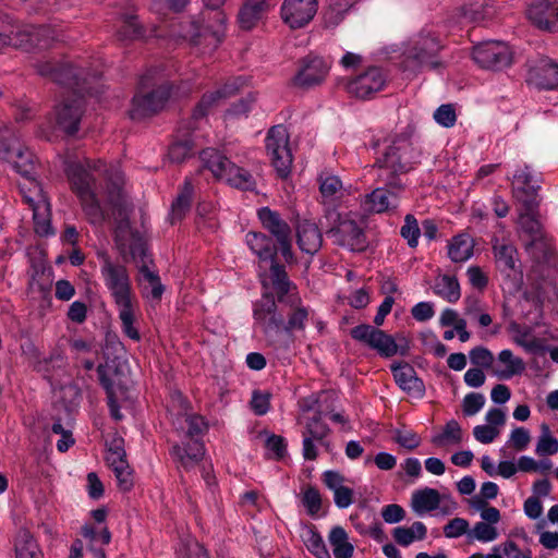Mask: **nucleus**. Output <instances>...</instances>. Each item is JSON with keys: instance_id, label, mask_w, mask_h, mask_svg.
Wrapping results in <instances>:
<instances>
[{"instance_id": "f257e3e1", "label": "nucleus", "mask_w": 558, "mask_h": 558, "mask_svg": "<svg viewBox=\"0 0 558 558\" xmlns=\"http://www.w3.org/2000/svg\"><path fill=\"white\" fill-rule=\"evenodd\" d=\"M68 179L72 192L77 197L82 210L93 225H102L107 218L97 197V178L106 181V199L113 210L118 211V221L114 230L116 246L126 260L128 256L136 260L141 258L138 267L140 283L143 293L153 300H160L163 286L156 271L149 269L145 263L146 243L142 234L131 227L128 214L129 205L123 193L124 177L118 166H107L101 160L86 159L84 162H71L66 168Z\"/></svg>"}, {"instance_id": "f03ea898", "label": "nucleus", "mask_w": 558, "mask_h": 558, "mask_svg": "<svg viewBox=\"0 0 558 558\" xmlns=\"http://www.w3.org/2000/svg\"><path fill=\"white\" fill-rule=\"evenodd\" d=\"M270 262L269 279L280 307L270 293H265L254 303L253 317L268 344L276 349L288 348L293 340L292 332L305 328L308 310L302 305L284 266L276 259Z\"/></svg>"}, {"instance_id": "7ed1b4c3", "label": "nucleus", "mask_w": 558, "mask_h": 558, "mask_svg": "<svg viewBox=\"0 0 558 558\" xmlns=\"http://www.w3.org/2000/svg\"><path fill=\"white\" fill-rule=\"evenodd\" d=\"M41 76H48L54 82L74 89L75 97L65 99L57 106L53 112V130L73 135L78 130L83 113V94L88 92L86 86L89 73L85 69L74 68L70 63H52L50 61L37 64Z\"/></svg>"}, {"instance_id": "20e7f679", "label": "nucleus", "mask_w": 558, "mask_h": 558, "mask_svg": "<svg viewBox=\"0 0 558 558\" xmlns=\"http://www.w3.org/2000/svg\"><path fill=\"white\" fill-rule=\"evenodd\" d=\"M100 275L118 307L122 331L134 341H140L141 335L134 326L137 300L132 289L128 268L111 259L107 252L98 253Z\"/></svg>"}, {"instance_id": "39448f33", "label": "nucleus", "mask_w": 558, "mask_h": 558, "mask_svg": "<svg viewBox=\"0 0 558 558\" xmlns=\"http://www.w3.org/2000/svg\"><path fill=\"white\" fill-rule=\"evenodd\" d=\"M413 130L405 131L385 140L384 149L378 153L376 166L381 170L379 177L386 186L403 190L400 174L414 169L421 162L422 150L413 141Z\"/></svg>"}, {"instance_id": "423d86ee", "label": "nucleus", "mask_w": 558, "mask_h": 558, "mask_svg": "<svg viewBox=\"0 0 558 558\" xmlns=\"http://www.w3.org/2000/svg\"><path fill=\"white\" fill-rule=\"evenodd\" d=\"M205 10L199 20H192L182 26V37L198 47L202 53H211L226 35L227 16L220 7L225 0H203Z\"/></svg>"}, {"instance_id": "0eeeda50", "label": "nucleus", "mask_w": 558, "mask_h": 558, "mask_svg": "<svg viewBox=\"0 0 558 558\" xmlns=\"http://www.w3.org/2000/svg\"><path fill=\"white\" fill-rule=\"evenodd\" d=\"M172 86L166 81L158 78L156 84L151 83V77L146 74L142 76L138 92L132 99L130 118L141 120L162 110L171 96Z\"/></svg>"}, {"instance_id": "6e6552de", "label": "nucleus", "mask_w": 558, "mask_h": 558, "mask_svg": "<svg viewBox=\"0 0 558 558\" xmlns=\"http://www.w3.org/2000/svg\"><path fill=\"white\" fill-rule=\"evenodd\" d=\"M324 220L327 223L326 233L333 243L351 251L362 252L367 246L363 227L352 218L351 214L342 215L336 207L325 208Z\"/></svg>"}, {"instance_id": "1a4fd4ad", "label": "nucleus", "mask_w": 558, "mask_h": 558, "mask_svg": "<svg viewBox=\"0 0 558 558\" xmlns=\"http://www.w3.org/2000/svg\"><path fill=\"white\" fill-rule=\"evenodd\" d=\"M204 166L218 180H225L231 186L244 191H253L256 181L244 168L238 167L226 156L214 148H206L201 153Z\"/></svg>"}, {"instance_id": "9d476101", "label": "nucleus", "mask_w": 558, "mask_h": 558, "mask_svg": "<svg viewBox=\"0 0 558 558\" xmlns=\"http://www.w3.org/2000/svg\"><path fill=\"white\" fill-rule=\"evenodd\" d=\"M440 50L439 39L430 33L422 32L404 50L402 68L411 73H416L424 66L436 70L441 66V62L437 60Z\"/></svg>"}, {"instance_id": "9b49d317", "label": "nucleus", "mask_w": 558, "mask_h": 558, "mask_svg": "<svg viewBox=\"0 0 558 558\" xmlns=\"http://www.w3.org/2000/svg\"><path fill=\"white\" fill-rule=\"evenodd\" d=\"M266 150L277 173L286 178L290 173L293 158L289 147V133L283 125L272 126L268 131Z\"/></svg>"}, {"instance_id": "f8f14e48", "label": "nucleus", "mask_w": 558, "mask_h": 558, "mask_svg": "<svg viewBox=\"0 0 558 558\" xmlns=\"http://www.w3.org/2000/svg\"><path fill=\"white\" fill-rule=\"evenodd\" d=\"M472 57L482 69L501 71L511 65L513 53L506 43L489 40L475 46Z\"/></svg>"}, {"instance_id": "ddd939ff", "label": "nucleus", "mask_w": 558, "mask_h": 558, "mask_svg": "<svg viewBox=\"0 0 558 558\" xmlns=\"http://www.w3.org/2000/svg\"><path fill=\"white\" fill-rule=\"evenodd\" d=\"M258 219L265 230L276 239L278 247L287 262L293 259L291 228L288 222L282 219L281 215L270 209L262 207L257 211Z\"/></svg>"}, {"instance_id": "4468645a", "label": "nucleus", "mask_w": 558, "mask_h": 558, "mask_svg": "<svg viewBox=\"0 0 558 558\" xmlns=\"http://www.w3.org/2000/svg\"><path fill=\"white\" fill-rule=\"evenodd\" d=\"M525 15L536 28L549 33L558 32L557 0H531L526 5Z\"/></svg>"}, {"instance_id": "2eb2a0df", "label": "nucleus", "mask_w": 558, "mask_h": 558, "mask_svg": "<svg viewBox=\"0 0 558 558\" xmlns=\"http://www.w3.org/2000/svg\"><path fill=\"white\" fill-rule=\"evenodd\" d=\"M387 81V76L383 69L378 66H369L356 77L347 83V90L350 95L367 99L374 94L380 92Z\"/></svg>"}, {"instance_id": "dca6fc26", "label": "nucleus", "mask_w": 558, "mask_h": 558, "mask_svg": "<svg viewBox=\"0 0 558 558\" xmlns=\"http://www.w3.org/2000/svg\"><path fill=\"white\" fill-rule=\"evenodd\" d=\"M526 83L537 89H556L558 87V63L545 57L530 62Z\"/></svg>"}, {"instance_id": "f3484780", "label": "nucleus", "mask_w": 558, "mask_h": 558, "mask_svg": "<svg viewBox=\"0 0 558 558\" xmlns=\"http://www.w3.org/2000/svg\"><path fill=\"white\" fill-rule=\"evenodd\" d=\"M538 181L532 174L530 167L524 166L515 170L513 174V195L523 207H527L530 210L538 208Z\"/></svg>"}, {"instance_id": "a211bd4d", "label": "nucleus", "mask_w": 558, "mask_h": 558, "mask_svg": "<svg viewBox=\"0 0 558 558\" xmlns=\"http://www.w3.org/2000/svg\"><path fill=\"white\" fill-rule=\"evenodd\" d=\"M330 65L320 57L307 56L301 61L300 69L292 78L293 85L310 88L325 81Z\"/></svg>"}, {"instance_id": "6ab92c4d", "label": "nucleus", "mask_w": 558, "mask_h": 558, "mask_svg": "<svg viewBox=\"0 0 558 558\" xmlns=\"http://www.w3.org/2000/svg\"><path fill=\"white\" fill-rule=\"evenodd\" d=\"M317 9V0H284L281 17L291 28H301L313 20Z\"/></svg>"}, {"instance_id": "aec40b11", "label": "nucleus", "mask_w": 558, "mask_h": 558, "mask_svg": "<svg viewBox=\"0 0 558 558\" xmlns=\"http://www.w3.org/2000/svg\"><path fill=\"white\" fill-rule=\"evenodd\" d=\"M400 190L392 187H377L365 195L362 207L369 214H381L398 207V193Z\"/></svg>"}, {"instance_id": "412c9836", "label": "nucleus", "mask_w": 558, "mask_h": 558, "mask_svg": "<svg viewBox=\"0 0 558 558\" xmlns=\"http://www.w3.org/2000/svg\"><path fill=\"white\" fill-rule=\"evenodd\" d=\"M393 378L397 385L407 393L421 398L424 396L425 386L416 372L409 363H399L391 366Z\"/></svg>"}, {"instance_id": "4be33fe9", "label": "nucleus", "mask_w": 558, "mask_h": 558, "mask_svg": "<svg viewBox=\"0 0 558 558\" xmlns=\"http://www.w3.org/2000/svg\"><path fill=\"white\" fill-rule=\"evenodd\" d=\"M296 242L300 250L307 254H315L323 244V235L318 226L310 220L296 223Z\"/></svg>"}, {"instance_id": "5701e85b", "label": "nucleus", "mask_w": 558, "mask_h": 558, "mask_svg": "<svg viewBox=\"0 0 558 558\" xmlns=\"http://www.w3.org/2000/svg\"><path fill=\"white\" fill-rule=\"evenodd\" d=\"M525 364L521 357L515 356L511 350L505 349L499 352L493 366V375L500 380H508L524 372Z\"/></svg>"}, {"instance_id": "b1692460", "label": "nucleus", "mask_w": 558, "mask_h": 558, "mask_svg": "<svg viewBox=\"0 0 558 558\" xmlns=\"http://www.w3.org/2000/svg\"><path fill=\"white\" fill-rule=\"evenodd\" d=\"M460 11L461 22L465 23H480L495 13L492 0H466Z\"/></svg>"}, {"instance_id": "393cba45", "label": "nucleus", "mask_w": 558, "mask_h": 558, "mask_svg": "<svg viewBox=\"0 0 558 558\" xmlns=\"http://www.w3.org/2000/svg\"><path fill=\"white\" fill-rule=\"evenodd\" d=\"M246 244L262 260H274L277 256L278 246L274 240L262 232H248L245 236Z\"/></svg>"}, {"instance_id": "a878e982", "label": "nucleus", "mask_w": 558, "mask_h": 558, "mask_svg": "<svg viewBox=\"0 0 558 558\" xmlns=\"http://www.w3.org/2000/svg\"><path fill=\"white\" fill-rule=\"evenodd\" d=\"M204 452V445L198 440H191L184 446L175 445L171 449V456L184 469L192 468L198 463L203 459Z\"/></svg>"}, {"instance_id": "bb28decb", "label": "nucleus", "mask_w": 558, "mask_h": 558, "mask_svg": "<svg viewBox=\"0 0 558 558\" xmlns=\"http://www.w3.org/2000/svg\"><path fill=\"white\" fill-rule=\"evenodd\" d=\"M442 497L435 488L425 487L412 494L411 507L417 514L432 512L441 505Z\"/></svg>"}, {"instance_id": "cd10ccee", "label": "nucleus", "mask_w": 558, "mask_h": 558, "mask_svg": "<svg viewBox=\"0 0 558 558\" xmlns=\"http://www.w3.org/2000/svg\"><path fill=\"white\" fill-rule=\"evenodd\" d=\"M19 189L24 203H26L31 209L48 202L41 185L34 177L24 178V182L19 184Z\"/></svg>"}, {"instance_id": "c85d7f7f", "label": "nucleus", "mask_w": 558, "mask_h": 558, "mask_svg": "<svg viewBox=\"0 0 558 558\" xmlns=\"http://www.w3.org/2000/svg\"><path fill=\"white\" fill-rule=\"evenodd\" d=\"M268 0H246L239 12V23L241 28L251 29L262 17L267 8Z\"/></svg>"}, {"instance_id": "c756f323", "label": "nucleus", "mask_w": 558, "mask_h": 558, "mask_svg": "<svg viewBox=\"0 0 558 558\" xmlns=\"http://www.w3.org/2000/svg\"><path fill=\"white\" fill-rule=\"evenodd\" d=\"M194 194V187L192 181L190 179H185L182 187L180 189L178 196L172 202L171 205V219L172 222L174 220L182 219L186 213L190 210L192 205Z\"/></svg>"}, {"instance_id": "7c9ffc66", "label": "nucleus", "mask_w": 558, "mask_h": 558, "mask_svg": "<svg viewBox=\"0 0 558 558\" xmlns=\"http://www.w3.org/2000/svg\"><path fill=\"white\" fill-rule=\"evenodd\" d=\"M433 291L449 303H456L461 298L459 281L456 277L442 275L436 278Z\"/></svg>"}, {"instance_id": "2f4dec72", "label": "nucleus", "mask_w": 558, "mask_h": 558, "mask_svg": "<svg viewBox=\"0 0 558 558\" xmlns=\"http://www.w3.org/2000/svg\"><path fill=\"white\" fill-rule=\"evenodd\" d=\"M318 181L326 208L333 207L331 204L343 195L341 180L332 174H320Z\"/></svg>"}, {"instance_id": "473e14b6", "label": "nucleus", "mask_w": 558, "mask_h": 558, "mask_svg": "<svg viewBox=\"0 0 558 558\" xmlns=\"http://www.w3.org/2000/svg\"><path fill=\"white\" fill-rule=\"evenodd\" d=\"M427 529L423 522L416 521L410 527L398 526L393 529L392 536L395 541L403 547L409 546L414 541H422L426 537Z\"/></svg>"}, {"instance_id": "72a5a7b5", "label": "nucleus", "mask_w": 558, "mask_h": 558, "mask_svg": "<svg viewBox=\"0 0 558 558\" xmlns=\"http://www.w3.org/2000/svg\"><path fill=\"white\" fill-rule=\"evenodd\" d=\"M328 541L332 547L335 558H351L354 551V547L348 542V534L341 526H335L331 529Z\"/></svg>"}, {"instance_id": "f704fd0d", "label": "nucleus", "mask_w": 558, "mask_h": 558, "mask_svg": "<svg viewBox=\"0 0 558 558\" xmlns=\"http://www.w3.org/2000/svg\"><path fill=\"white\" fill-rule=\"evenodd\" d=\"M474 243L466 234H459L449 244L448 255L454 263L468 260L473 255Z\"/></svg>"}, {"instance_id": "c9c22d12", "label": "nucleus", "mask_w": 558, "mask_h": 558, "mask_svg": "<svg viewBox=\"0 0 558 558\" xmlns=\"http://www.w3.org/2000/svg\"><path fill=\"white\" fill-rule=\"evenodd\" d=\"M12 154L14 158L9 162L12 163L13 169L23 178L33 177L36 168L33 153L22 145L20 148H15Z\"/></svg>"}, {"instance_id": "e433bc0d", "label": "nucleus", "mask_w": 558, "mask_h": 558, "mask_svg": "<svg viewBox=\"0 0 558 558\" xmlns=\"http://www.w3.org/2000/svg\"><path fill=\"white\" fill-rule=\"evenodd\" d=\"M353 5V0H328V8L324 13L326 27H336Z\"/></svg>"}, {"instance_id": "4c0bfd02", "label": "nucleus", "mask_w": 558, "mask_h": 558, "mask_svg": "<svg viewBox=\"0 0 558 558\" xmlns=\"http://www.w3.org/2000/svg\"><path fill=\"white\" fill-rule=\"evenodd\" d=\"M525 247L537 263L549 262L553 255L551 241L545 233L534 240H527Z\"/></svg>"}, {"instance_id": "58836bf2", "label": "nucleus", "mask_w": 558, "mask_h": 558, "mask_svg": "<svg viewBox=\"0 0 558 558\" xmlns=\"http://www.w3.org/2000/svg\"><path fill=\"white\" fill-rule=\"evenodd\" d=\"M16 558H41L36 542L28 531H20L15 541Z\"/></svg>"}, {"instance_id": "ea45409f", "label": "nucleus", "mask_w": 558, "mask_h": 558, "mask_svg": "<svg viewBox=\"0 0 558 558\" xmlns=\"http://www.w3.org/2000/svg\"><path fill=\"white\" fill-rule=\"evenodd\" d=\"M523 208L524 211H522L519 217L520 229L529 240H534L544 233L542 225L536 218L537 208L531 210L527 207Z\"/></svg>"}, {"instance_id": "a19ab883", "label": "nucleus", "mask_w": 558, "mask_h": 558, "mask_svg": "<svg viewBox=\"0 0 558 558\" xmlns=\"http://www.w3.org/2000/svg\"><path fill=\"white\" fill-rule=\"evenodd\" d=\"M34 229L38 235L47 236L52 233L50 223V204H39L36 208L32 209Z\"/></svg>"}, {"instance_id": "79ce46f5", "label": "nucleus", "mask_w": 558, "mask_h": 558, "mask_svg": "<svg viewBox=\"0 0 558 558\" xmlns=\"http://www.w3.org/2000/svg\"><path fill=\"white\" fill-rule=\"evenodd\" d=\"M144 36V28L137 21V16L126 14L122 17V24L118 31V38L122 41L140 39Z\"/></svg>"}, {"instance_id": "37998d69", "label": "nucleus", "mask_w": 558, "mask_h": 558, "mask_svg": "<svg viewBox=\"0 0 558 558\" xmlns=\"http://www.w3.org/2000/svg\"><path fill=\"white\" fill-rule=\"evenodd\" d=\"M496 262L504 270H512L515 267L514 256L517 250L512 244L499 243L496 241L493 245Z\"/></svg>"}, {"instance_id": "c03bdc74", "label": "nucleus", "mask_w": 558, "mask_h": 558, "mask_svg": "<svg viewBox=\"0 0 558 558\" xmlns=\"http://www.w3.org/2000/svg\"><path fill=\"white\" fill-rule=\"evenodd\" d=\"M221 100H223L222 92L215 90L204 94L193 110L192 119L194 121L203 119L213 108L217 107Z\"/></svg>"}, {"instance_id": "a18cd8bd", "label": "nucleus", "mask_w": 558, "mask_h": 558, "mask_svg": "<svg viewBox=\"0 0 558 558\" xmlns=\"http://www.w3.org/2000/svg\"><path fill=\"white\" fill-rule=\"evenodd\" d=\"M330 428L323 422L320 413L315 414L306 423L303 436L314 438L317 444L325 445V438L329 435Z\"/></svg>"}, {"instance_id": "49530a36", "label": "nucleus", "mask_w": 558, "mask_h": 558, "mask_svg": "<svg viewBox=\"0 0 558 558\" xmlns=\"http://www.w3.org/2000/svg\"><path fill=\"white\" fill-rule=\"evenodd\" d=\"M436 446H445L446 444H460L462 441V429L456 420L449 421L441 434L436 435L432 439Z\"/></svg>"}, {"instance_id": "de8ad7c7", "label": "nucleus", "mask_w": 558, "mask_h": 558, "mask_svg": "<svg viewBox=\"0 0 558 558\" xmlns=\"http://www.w3.org/2000/svg\"><path fill=\"white\" fill-rule=\"evenodd\" d=\"M21 146L22 144L14 132L8 129L0 130V160L11 161L14 158L12 153Z\"/></svg>"}, {"instance_id": "09e8293b", "label": "nucleus", "mask_w": 558, "mask_h": 558, "mask_svg": "<svg viewBox=\"0 0 558 558\" xmlns=\"http://www.w3.org/2000/svg\"><path fill=\"white\" fill-rule=\"evenodd\" d=\"M27 36L28 43L39 49L49 47L50 44L54 40V32L50 26L46 25L32 27V29L27 33Z\"/></svg>"}, {"instance_id": "8fccbe9b", "label": "nucleus", "mask_w": 558, "mask_h": 558, "mask_svg": "<svg viewBox=\"0 0 558 558\" xmlns=\"http://www.w3.org/2000/svg\"><path fill=\"white\" fill-rule=\"evenodd\" d=\"M378 326H372L367 324H361L355 327H353L350 330V336L359 341L362 342L369 348H372L377 339V333L381 332V329L377 328Z\"/></svg>"}, {"instance_id": "3c124183", "label": "nucleus", "mask_w": 558, "mask_h": 558, "mask_svg": "<svg viewBox=\"0 0 558 558\" xmlns=\"http://www.w3.org/2000/svg\"><path fill=\"white\" fill-rule=\"evenodd\" d=\"M301 501L310 515L314 517L320 511L322 496L316 487L311 485L304 487L302 490Z\"/></svg>"}, {"instance_id": "603ef678", "label": "nucleus", "mask_w": 558, "mask_h": 558, "mask_svg": "<svg viewBox=\"0 0 558 558\" xmlns=\"http://www.w3.org/2000/svg\"><path fill=\"white\" fill-rule=\"evenodd\" d=\"M535 451L538 456H553L558 452V440L551 436L546 424L542 425V435L538 438Z\"/></svg>"}, {"instance_id": "864d4df0", "label": "nucleus", "mask_w": 558, "mask_h": 558, "mask_svg": "<svg viewBox=\"0 0 558 558\" xmlns=\"http://www.w3.org/2000/svg\"><path fill=\"white\" fill-rule=\"evenodd\" d=\"M304 543L307 549L317 558H330L325 542L318 532L308 530L305 534Z\"/></svg>"}, {"instance_id": "5fc2aeb1", "label": "nucleus", "mask_w": 558, "mask_h": 558, "mask_svg": "<svg viewBox=\"0 0 558 558\" xmlns=\"http://www.w3.org/2000/svg\"><path fill=\"white\" fill-rule=\"evenodd\" d=\"M193 154V143L192 140L186 137L180 141L174 142L168 151L169 159L172 162H183L186 158L192 156Z\"/></svg>"}, {"instance_id": "6e6d98bb", "label": "nucleus", "mask_w": 558, "mask_h": 558, "mask_svg": "<svg viewBox=\"0 0 558 558\" xmlns=\"http://www.w3.org/2000/svg\"><path fill=\"white\" fill-rule=\"evenodd\" d=\"M401 236L407 240L410 247H416L418 244V238L421 230L417 220L413 215H407L404 218V225L400 230Z\"/></svg>"}, {"instance_id": "4d7b16f0", "label": "nucleus", "mask_w": 558, "mask_h": 558, "mask_svg": "<svg viewBox=\"0 0 558 558\" xmlns=\"http://www.w3.org/2000/svg\"><path fill=\"white\" fill-rule=\"evenodd\" d=\"M123 440L120 438H116L111 441L108 453L106 456V461L111 470H114L118 466H123L128 464L125 459V451L122 447Z\"/></svg>"}, {"instance_id": "13d9d810", "label": "nucleus", "mask_w": 558, "mask_h": 558, "mask_svg": "<svg viewBox=\"0 0 558 558\" xmlns=\"http://www.w3.org/2000/svg\"><path fill=\"white\" fill-rule=\"evenodd\" d=\"M377 339L374 345L371 348L376 350L381 356L391 357L398 352V345L395 339L381 330L380 333H377Z\"/></svg>"}, {"instance_id": "bf43d9fd", "label": "nucleus", "mask_w": 558, "mask_h": 558, "mask_svg": "<svg viewBox=\"0 0 558 558\" xmlns=\"http://www.w3.org/2000/svg\"><path fill=\"white\" fill-rule=\"evenodd\" d=\"M470 361L472 364L476 365L478 368H489L493 373V366L495 365L494 354L485 347H475L470 353Z\"/></svg>"}, {"instance_id": "052dcab7", "label": "nucleus", "mask_w": 558, "mask_h": 558, "mask_svg": "<svg viewBox=\"0 0 558 558\" xmlns=\"http://www.w3.org/2000/svg\"><path fill=\"white\" fill-rule=\"evenodd\" d=\"M468 536L483 543H488L495 541L498 537V532L495 526L486 522H477L468 533Z\"/></svg>"}, {"instance_id": "680f3d73", "label": "nucleus", "mask_w": 558, "mask_h": 558, "mask_svg": "<svg viewBox=\"0 0 558 558\" xmlns=\"http://www.w3.org/2000/svg\"><path fill=\"white\" fill-rule=\"evenodd\" d=\"M393 439L398 445L408 450H413L421 444L420 436L411 429H397Z\"/></svg>"}, {"instance_id": "e2e57ef3", "label": "nucleus", "mask_w": 558, "mask_h": 558, "mask_svg": "<svg viewBox=\"0 0 558 558\" xmlns=\"http://www.w3.org/2000/svg\"><path fill=\"white\" fill-rule=\"evenodd\" d=\"M469 521L463 518H454L444 526V534L448 538H458L469 533Z\"/></svg>"}, {"instance_id": "0e129e2a", "label": "nucleus", "mask_w": 558, "mask_h": 558, "mask_svg": "<svg viewBox=\"0 0 558 558\" xmlns=\"http://www.w3.org/2000/svg\"><path fill=\"white\" fill-rule=\"evenodd\" d=\"M434 119L438 124L445 128L453 126L457 121V114L453 106L450 104L441 105L434 112Z\"/></svg>"}, {"instance_id": "69168bd1", "label": "nucleus", "mask_w": 558, "mask_h": 558, "mask_svg": "<svg viewBox=\"0 0 558 558\" xmlns=\"http://www.w3.org/2000/svg\"><path fill=\"white\" fill-rule=\"evenodd\" d=\"M485 404V397L478 392L468 393L463 399V413L472 416L481 411Z\"/></svg>"}, {"instance_id": "338daca9", "label": "nucleus", "mask_w": 558, "mask_h": 558, "mask_svg": "<svg viewBox=\"0 0 558 558\" xmlns=\"http://www.w3.org/2000/svg\"><path fill=\"white\" fill-rule=\"evenodd\" d=\"M184 423L187 426V435L190 437H194L196 435L203 434L205 430H207V423L205 422V418L197 414H184L182 416Z\"/></svg>"}, {"instance_id": "774afa93", "label": "nucleus", "mask_w": 558, "mask_h": 558, "mask_svg": "<svg viewBox=\"0 0 558 558\" xmlns=\"http://www.w3.org/2000/svg\"><path fill=\"white\" fill-rule=\"evenodd\" d=\"M112 471L116 475V478L118 482V487L123 492L131 490L134 485V482H133V473H132V470H131L129 463L123 466H118Z\"/></svg>"}]
</instances>
